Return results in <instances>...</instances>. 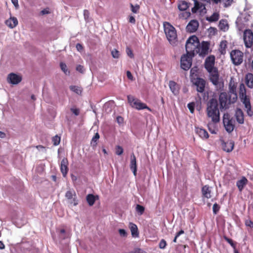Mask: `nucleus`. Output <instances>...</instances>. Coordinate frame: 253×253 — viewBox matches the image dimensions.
Here are the masks:
<instances>
[{
	"label": "nucleus",
	"instance_id": "1",
	"mask_svg": "<svg viewBox=\"0 0 253 253\" xmlns=\"http://www.w3.org/2000/svg\"><path fill=\"white\" fill-rule=\"evenodd\" d=\"M215 57L214 56L208 57L205 60V67L210 74V79L212 83L217 86H220L219 83V75L217 69L214 67Z\"/></svg>",
	"mask_w": 253,
	"mask_h": 253
},
{
	"label": "nucleus",
	"instance_id": "2",
	"mask_svg": "<svg viewBox=\"0 0 253 253\" xmlns=\"http://www.w3.org/2000/svg\"><path fill=\"white\" fill-rule=\"evenodd\" d=\"M239 95L241 101L244 105L246 109L247 114L250 117L253 116V111L251 109L250 98L246 94V88L244 84L243 83L241 84L239 86Z\"/></svg>",
	"mask_w": 253,
	"mask_h": 253
},
{
	"label": "nucleus",
	"instance_id": "3",
	"mask_svg": "<svg viewBox=\"0 0 253 253\" xmlns=\"http://www.w3.org/2000/svg\"><path fill=\"white\" fill-rule=\"evenodd\" d=\"M207 112L208 117L211 118L212 122L214 123L219 122L220 114L216 101L211 100L208 104Z\"/></svg>",
	"mask_w": 253,
	"mask_h": 253
},
{
	"label": "nucleus",
	"instance_id": "4",
	"mask_svg": "<svg viewBox=\"0 0 253 253\" xmlns=\"http://www.w3.org/2000/svg\"><path fill=\"white\" fill-rule=\"evenodd\" d=\"M163 25L168 40L171 45H175L177 40V34L175 28L168 22H164Z\"/></svg>",
	"mask_w": 253,
	"mask_h": 253
},
{
	"label": "nucleus",
	"instance_id": "5",
	"mask_svg": "<svg viewBox=\"0 0 253 253\" xmlns=\"http://www.w3.org/2000/svg\"><path fill=\"white\" fill-rule=\"evenodd\" d=\"M199 45V41L195 36H191L187 41L185 47L186 53L194 56L195 52Z\"/></svg>",
	"mask_w": 253,
	"mask_h": 253
},
{
	"label": "nucleus",
	"instance_id": "6",
	"mask_svg": "<svg viewBox=\"0 0 253 253\" xmlns=\"http://www.w3.org/2000/svg\"><path fill=\"white\" fill-rule=\"evenodd\" d=\"M127 99L128 103L132 108L137 110L147 109L150 112L152 111L151 109L145 103H143L140 100L135 98L134 96L131 95H128L127 96Z\"/></svg>",
	"mask_w": 253,
	"mask_h": 253
},
{
	"label": "nucleus",
	"instance_id": "7",
	"mask_svg": "<svg viewBox=\"0 0 253 253\" xmlns=\"http://www.w3.org/2000/svg\"><path fill=\"white\" fill-rule=\"evenodd\" d=\"M243 53L239 50H233L230 52V57L235 65H240L243 61Z\"/></svg>",
	"mask_w": 253,
	"mask_h": 253
},
{
	"label": "nucleus",
	"instance_id": "8",
	"mask_svg": "<svg viewBox=\"0 0 253 253\" xmlns=\"http://www.w3.org/2000/svg\"><path fill=\"white\" fill-rule=\"evenodd\" d=\"M243 41L245 46L247 48H250L253 46V32L250 29L244 31Z\"/></svg>",
	"mask_w": 253,
	"mask_h": 253
},
{
	"label": "nucleus",
	"instance_id": "9",
	"mask_svg": "<svg viewBox=\"0 0 253 253\" xmlns=\"http://www.w3.org/2000/svg\"><path fill=\"white\" fill-rule=\"evenodd\" d=\"M223 123L225 130L228 132H232L234 129L233 121L228 113H225L223 116Z\"/></svg>",
	"mask_w": 253,
	"mask_h": 253
},
{
	"label": "nucleus",
	"instance_id": "10",
	"mask_svg": "<svg viewBox=\"0 0 253 253\" xmlns=\"http://www.w3.org/2000/svg\"><path fill=\"white\" fill-rule=\"evenodd\" d=\"M193 56L186 54L182 55L181 57L180 65L181 67L184 70H188L192 65V58Z\"/></svg>",
	"mask_w": 253,
	"mask_h": 253
},
{
	"label": "nucleus",
	"instance_id": "11",
	"mask_svg": "<svg viewBox=\"0 0 253 253\" xmlns=\"http://www.w3.org/2000/svg\"><path fill=\"white\" fill-rule=\"evenodd\" d=\"M191 10L193 13H198L201 16H203L207 13L205 4L199 1L194 2V6Z\"/></svg>",
	"mask_w": 253,
	"mask_h": 253
},
{
	"label": "nucleus",
	"instance_id": "12",
	"mask_svg": "<svg viewBox=\"0 0 253 253\" xmlns=\"http://www.w3.org/2000/svg\"><path fill=\"white\" fill-rule=\"evenodd\" d=\"M209 49V44L208 42H203L198 46L195 54H199L200 56H205L207 54Z\"/></svg>",
	"mask_w": 253,
	"mask_h": 253
},
{
	"label": "nucleus",
	"instance_id": "13",
	"mask_svg": "<svg viewBox=\"0 0 253 253\" xmlns=\"http://www.w3.org/2000/svg\"><path fill=\"white\" fill-rule=\"evenodd\" d=\"M193 84L196 86L197 90L199 92H203L205 90L206 82L201 78H197L192 80Z\"/></svg>",
	"mask_w": 253,
	"mask_h": 253
},
{
	"label": "nucleus",
	"instance_id": "14",
	"mask_svg": "<svg viewBox=\"0 0 253 253\" xmlns=\"http://www.w3.org/2000/svg\"><path fill=\"white\" fill-rule=\"evenodd\" d=\"M66 198L69 200V203L76 206L78 204V200L77 199L76 192L74 191H68L65 194Z\"/></svg>",
	"mask_w": 253,
	"mask_h": 253
},
{
	"label": "nucleus",
	"instance_id": "15",
	"mask_svg": "<svg viewBox=\"0 0 253 253\" xmlns=\"http://www.w3.org/2000/svg\"><path fill=\"white\" fill-rule=\"evenodd\" d=\"M22 76L15 73H10L8 75L7 82L12 84H17L22 81Z\"/></svg>",
	"mask_w": 253,
	"mask_h": 253
},
{
	"label": "nucleus",
	"instance_id": "16",
	"mask_svg": "<svg viewBox=\"0 0 253 253\" xmlns=\"http://www.w3.org/2000/svg\"><path fill=\"white\" fill-rule=\"evenodd\" d=\"M10 15V17L5 21L4 23L10 29H13L18 25V21L16 17Z\"/></svg>",
	"mask_w": 253,
	"mask_h": 253
},
{
	"label": "nucleus",
	"instance_id": "17",
	"mask_svg": "<svg viewBox=\"0 0 253 253\" xmlns=\"http://www.w3.org/2000/svg\"><path fill=\"white\" fill-rule=\"evenodd\" d=\"M68 161L67 158H64L62 159L61 165L60 170L63 174V176L65 177L66 176L68 171Z\"/></svg>",
	"mask_w": 253,
	"mask_h": 253
},
{
	"label": "nucleus",
	"instance_id": "18",
	"mask_svg": "<svg viewBox=\"0 0 253 253\" xmlns=\"http://www.w3.org/2000/svg\"><path fill=\"white\" fill-rule=\"evenodd\" d=\"M198 26V22L197 20H193L187 25L186 29L187 31L190 33H193L197 30Z\"/></svg>",
	"mask_w": 253,
	"mask_h": 253
},
{
	"label": "nucleus",
	"instance_id": "19",
	"mask_svg": "<svg viewBox=\"0 0 253 253\" xmlns=\"http://www.w3.org/2000/svg\"><path fill=\"white\" fill-rule=\"evenodd\" d=\"M234 146V143L232 140H229L227 142L223 141L222 143V147L223 150L227 152H231Z\"/></svg>",
	"mask_w": 253,
	"mask_h": 253
},
{
	"label": "nucleus",
	"instance_id": "20",
	"mask_svg": "<svg viewBox=\"0 0 253 253\" xmlns=\"http://www.w3.org/2000/svg\"><path fill=\"white\" fill-rule=\"evenodd\" d=\"M130 169L132 171L134 175L136 176L137 171L136 160L133 153L130 155Z\"/></svg>",
	"mask_w": 253,
	"mask_h": 253
},
{
	"label": "nucleus",
	"instance_id": "21",
	"mask_svg": "<svg viewBox=\"0 0 253 253\" xmlns=\"http://www.w3.org/2000/svg\"><path fill=\"white\" fill-rule=\"evenodd\" d=\"M235 117L237 122L240 124L244 123V115L241 109H237L235 112Z\"/></svg>",
	"mask_w": 253,
	"mask_h": 253
},
{
	"label": "nucleus",
	"instance_id": "22",
	"mask_svg": "<svg viewBox=\"0 0 253 253\" xmlns=\"http://www.w3.org/2000/svg\"><path fill=\"white\" fill-rule=\"evenodd\" d=\"M169 86L171 91L174 95H176L178 94L179 86L175 82L172 81H169Z\"/></svg>",
	"mask_w": 253,
	"mask_h": 253
},
{
	"label": "nucleus",
	"instance_id": "23",
	"mask_svg": "<svg viewBox=\"0 0 253 253\" xmlns=\"http://www.w3.org/2000/svg\"><path fill=\"white\" fill-rule=\"evenodd\" d=\"M195 131L196 133L202 139H207L209 135L208 132L204 129L200 127H196Z\"/></svg>",
	"mask_w": 253,
	"mask_h": 253
},
{
	"label": "nucleus",
	"instance_id": "24",
	"mask_svg": "<svg viewBox=\"0 0 253 253\" xmlns=\"http://www.w3.org/2000/svg\"><path fill=\"white\" fill-rule=\"evenodd\" d=\"M211 189L209 186L205 185L202 188L203 196L207 199L211 198Z\"/></svg>",
	"mask_w": 253,
	"mask_h": 253
},
{
	"label": "nucleus",
	"instance_id": "25",
	"mask_svg": "<svg viewBox=\"0 0 253 253\" xmlns=\"http://www.w3.org/2000/svg\"><path fill=\"white\" fill-rule=\"evenodd\" d=\"M129 228L130 230L132 236L134 238L138 237L139 233L137 226L133 223H129Z\"/></svg>",
	"mask_w": 253,
	"mask_h": 253
},
{
	"label": "nucleus",
	"instance_id": "26",
	"mask_svg": "<svg viewBox=\"0 0 253 253\" xmlns=\"http://www.w3.org/2000/svg\"><path fill=\"white\" fill-rule=\"evenodd\" d=\"M247 182L248 180L245 177H242L240 180L237 181L236 185L240 192L242 191Z\"/></svg>",
	"mask_w": 253,
	"mask_h": 253
},
{
	"label": "nucleus",
	"instance_id": "27",
	"mask_svg": "<svg viewBox=\"0 0 253 253\" xmlns=\"http://www.w3.org/2000/svg\"><path fill=\"white\" fill-rule=\"evenodd\" d=\"M219 29L222 31L226 32L229 29V25L226 20L222 19L220 20L218 24Z\"/></svg>",
	"mask_w": 253,
	"mask_h": 253
},
{
	"label": "nucleus",
	"instance_id": "28",
	"mask_svg": "<svg viewBox=\"0 0 253 253\" xmlns=\"http://www.w3.org/2000/svg\"><path fill=\"white\" fill-rule=\"evenodd\" d=\"M98 199V196H95L93 194H88L86 196V199L88 204L90 206H92L94 205L96 199Z\"/></svg>",
	"mask_w": 253,
	"mask_h": 253
},
{
	"label": "nucleus",
	"instance_id": "29",
	"mask_svg": "<svg viewBox=\"0 0 253 253\" xmlns=\"http://www.w3.org/2000/svg\"><path fill=\"white\" fill-rule=\"evenodd\" d=\"M178 7L181 11H185L189 7V4L184 0H181L179 2Z\"/></svg>",
	"mask_w": 253,
	"mask_h": 253
},
{
	"label": "nucleus",
	"instance_id": "30",
	"mask_svg": "<svg viewBox=\"0 0 253 253\" xmlns=\"http://www.w3.org/2000/svg\"><path fill=\"white\" fill-rule=\"evenodd\" d=\"M219 18V14L217 12H214L211 16L207 17V20L209 22L217 21Z\"/></svg>",
	"mask_w": 253,
	"mask_h": 253
},
{
	"label": "nucleus",
	"instance_id": "31",
	"mask_svg": "<svg viewBox=\"0 0 253 253\" xmlns=\"http://www.w3.org/2000/svg\"><path fill=\"white\" fill-rule=\"evenodd\" d=\"M219 101L221 105H225L227 101V94L225 92H222L219 95Z\"/></svg>",
	"mask_w": 253,
	"mask_h": 253
},
{
	"label": "nucleus",
	"instance_id": "32",
	"mask_svg": "<svg viewBox=\"0 0 253 253\" xmlns=\"http://www.w3.org/2000/svg\"><path fill=\"white\" fill-rule=\"evenodd\" d=\"M70 89L77 94L80 95L82 92V89L81 87L76 85H71Z\"/></svg>",
	"mask_w": 253,
	"mask_h": 253
},
{
	"label": "nucleus",
	"instance_id": "33",
	"mask_svg": "<svg viewBox=\"0 0 253 253\" xmlns=\"http://www.w3.org/2000/svg\"><path fill=\"white\" fill-rule=\"evenodd\" d=\"M227 41H222L220 43V51L222 54H224L225 52L226 48L227 47Z\"/></svg>",
	"mask_w": 253,
	"mask_h": 253
},
{
	"label": "nucleus",
	"instance_id": "34",
	"mask_svg": "<svg viewBox=\"0 0 253 253\" xmlns=\"http://www.w3.org/2000/svg\"><path fill=\"white\" fill-rule=\"evenodd\" d=\"M236 87L235 86H234V85H233V86L231 87V89L233 91V93H232L233 98L230 99V102L231 103L235 102L237 99V93L236 92Z\"/></svg>",
	"mask_w": 253,
	"mask_h": 253
},
{
	"label": "nucleus",
	"instance_id": "35",
	"mask_svg": "<svg viewBox=\"0 0 253 253\" xmlns=\"http://www.w3.org/2000/svg\"><path fill=\"white\" fill-rule=\"evenodd\" d=\"M70 233H66L65 230L64 229H62L60 230L59 236L61 238L64 239L66 238L70 237Z\"/></svg>",
	"mask_w": 253,
	"mask_h": 253
},
{
	"label": "nucleus",
	"instance_id": "36",
	"mask_svg": "<svg viewBox=\"0 0 253 253\" xmlns=\"http://www.w3.org/2000/svg\"><path fill=\"white\" fill-rule=\"evenodd\" d=\"M191 13L189 11H184L179 14V17L180 19H186L190 16Z\"/></svg>",
	"mask_w": 253,
	"mask_h": 253
},
{
	"label": "nucleus",
	"instance_id": "37",
	"mask_svg": "<svg viewBox=\"0 0 253 253\" xmlns=\"http://www.w3.org/2000/svg\"><path fill=\"white\" fill-rule=\"evenodd\" d=\"M60 66L62 71L66 74L69 75L70 71L68 70L66 65L64 63H61Z\"/></svg>",
	"mask_w": 253,
	"mask_h": 253
},
{
	"label": "nucleus",
	"instance_id": "38",
	"mask_svg": "<svg viewBox=\"0 0 253 253\" xmlns=\"http://www.w3.org/2000/svg\"><path fill=\"white\" fill-rule=\"evenodd\" d=\"M52 140L54 145L57 146L59 145L60 143V137L58 136V135H55L54 137H53Z\"/></svg>",
	"mask_w": 253,
	"mask_h": 253
},
{
	"label": "nucleus",
	"instance_id": "39",
	"mask_svg": "<svg viewBox=\"0 0 253 253\" xmlns=\"http://www.w3.org/2000/svg\"><path fill=\"white\" fill-rule=\"evenodd\" d=\"M130 7H131V10L132 12L134 13H137L140 8V6L138 4H135V5H133L132 4H130Z\"/></svg>",
	"mask_w": 253,
	"mask_h": 253
},
{
	"label": "nucleus",
	"instance_id": "40",
	"mask_svg": "<svg viewBox=\"0 0 253 253\" xmlns=\"http://www.w3.org/2000/svg\"><path fill=\"white\" fill-rule=\"evenodd\" d=\"M233 1V0H219V2L223 3L224 6L226 7L230 6L232 4Z\"/></svg>",
	"mask_w": 253,
	"mask_h": 253
},
{
	"label": "nucleus",
	"instance_id": "41",
	"mask_svg": "<svg viewBox=\"0 0 253 253\" xmlns=\"http://www.w3.org/2000/svg\"><path fill=\"white\" fill-rule=\"evenodd\" d=\"M136 211L140 215H141L144 211V208L141 205H137L136 207Z\"/></svg>",
	"mask_w": 253,
	"mask_h": 253
},
{
	"label": "nucleus",
	"instance_id": "42",
	"mask_svg": "<svg viewBox=\"0 0 253 253\" xmlns=\"http://www.w3.org/2000/svg\"><path fill=\"white\" fill-rule=\"evenodd\" d=\"M118 232L120 236L122 237L126 238L127 236L126 231L124 229H119Z\"/></svg>",
	"mask_w": 253,
	"mask_h": 253
},
{
	"label": "nucleus",
	"instance_id": "43",
	"mask_svg": "<svg viewBox=\"0 0 253 253\" xmlns=\"http://www.w3.org/2000/svg\"><path fill=\"white\" fill-rule=\"evenodd\" d=\"M111 54L114 58H118L120 56L119 51L116 49H114L111 51Z\"/></svg>",
	"mask_w": 253,
	"mask_h": 253
},
{
	"label": "nucleus",
	"instance_id": "44",
	"mask_svg": "<svg viewBox=\"0 0 253 253\" xmlns=\"http://www.w3.org/2000/svg\"><path fill=\"white\" fill-rule=\"evenodd\" d=\"M208 128L209 131L212 134H215L216 133V131L214 128V126L213 124L211 123H210L208 124Z\"/></svg>",
	"mask_w": 253,
	"mask_h": 253
},
{
	"label": "nucleus",
	"instance_id": "45",
	"mask_svg": "<svg viewBox=\"0 0 253 253\" xmlns=\"http://www.w3.org/2000/svg\"><path fill=\"white\" fill-rule=\"evenodd\" d=\"M116 149V154L117 155H121L123 153L124 150L121 146H119V145L117 146Z\"/></svg>",
	"mask_w": 253,
	"mask_h": 253
},
{
	"label": "nucleus",
	"instance_id": "46",
	"mask_svg": "<svg viewBox=\"0 0 253 253\" xmlns=\"http://www.w3.org/2000/svg\"><path fill=\"white\" fill-rule=\"evenodd\" d=\"M212 210L213 213L216 214L219 210V206L216 203L214 204L213 205Z\"/></svg>",
	"mask_w": 253,
	"mask_h": 253
},
{
	"label": "nucleus",
	"instance_id": "47",
	"mask_svg": "<svg viewBox=\"0 0 253 253\" xmlns=\"http://www.w3.org/2000/svg\"><path fill=\"white\" fill-rule=\"evenodd\" d=\"M224 239L234 249H235L236 248V245L235 244L233 243L232 240H231V239H229L226 237H224Z\"/></svg>",
	"mask_w": 253,
	"mask_h": 253
},
{
	"label": "nucleus",
	"instance_id": "48",
	"mask_svg": "<svg viewBox=\"0 0 253 253\" xmlns=\"http://www.w3.org/2000/svg\"><path fill=\"white\" fill-rule=\"evenodd\" d=\"M166 245H167L166 241L164 239L161 240L159 243V248L160 249H164L166 248Z\"/></svg>",
	"mask_w": 253,
	"mask_h": 253
},
{
	"label": "nucleus",
	"instance_id": "49",
	"mask_svg": "<svg viewBox=\"0 0 253 253\" xmlns=\"http://www.w3.org/2000/svg\"><path fill=\"white\" fill-rule=\"evenodd\" d=\"M127 55L131 58H133L134 57L132 51L129 48H127L126 49Z\"/></svg>",
	"mask_w": 253,
	"mask_h": 253
},
{
	"label": "nucleus",
	"instance_id": "50",
	"mask_svg": "<svg viewBox=\"0 0 253 253\" xmlns=\"http://www.w3.org/2000/svg\"><path fill=\"white\" fill-rule=\"evenodd\" d=\"M194 103H190L188 104V107L191 113H193L194 111Z\"/></svg>",
	"mask_w": 253,
	"mask_h": 253
},
{
	"label": "nucleus",
	"instance_id": "51",
	"mask_svg": "<svg viewBox=\"0 0 253 253\" xmlns=\"http://www.w3.org/2000/svg\"><path fill=\"white\" fill-rule=\"evenodd\" d=\"M245 224L247 226L253 228V222L251 220H247L245 221Z\"/></svg>",
	"mask_w": 253,
	"mask_h": 253
},
{
	"label": "nucleus",
	"instance_id": "52",
	"mask_svg": "<svg viewBox=\"0 0 253 253\" xmlns=\"http://www.w3.org/2000/svg\"><path fill=\"white\" fill-rule=\"evenodd\" d=\"M77 71H79V72L83 73L84 71V67L82 65H78L76 67Z\"/></svg>",
	"mask_w": 253,
	"mask_h": 253
},
{
	"label": "nucleus",
	"instance_id": "53",
	"mask_svg": "<svg viewBox=\"0 0 253 253\" xmlns=\"http://www.w3.org/2000/svg\"><path fill=\"white\" fill-rule=\"evenodd\" d=\"M71 111L74 113L76 116H78L79 115L80 110L77 108H71Z\"/></svg>",
	"mask_w": 253,
	"mask_h": 253
},
{
	"label": "nucleus",
	"instance_id": "54",
	"mask_svg": "<svg viewBox=\"0 0 253 253\" xmlns=\"http://www.w3.org/2000/svg\"><path fill=\"white\" fill-rule=\"evenodd\" d=\"M117 121L119 124H122L124 122V119L121 116H118L117 118Z\"/></svg>",
	"mask_w": 253,
	"mask_h": 253
},
{
	"label": "nucleus",
	"instance_id": "55",
	"mask_svg": "<svg viewBox=\"0 0 253 253\" xmlns=\"http://www.w3.org/2000/svg\"><path fill=\"white\" fill-rule=\"evenodd\" d=\"M11 2L16 8H18L19 4L18 0H11Z\"/></svg>",
	"mask_w": 253,
	"mask_h": 253
},
{
	"label": "nucleus",
	"instance_id": "56",
	"mask_svg": "<svg viewBox=\"0 0 253 253\" xmlns=\"http://www.w3.org/2000/svg\"><path fill=\"white\" fill-rule=\"evenodd\" d=\"M99 138V135L96 133L92 139V141L96 142Z\"/></svg>",
	"mask_w": 253,
	"mask_h": 253
},
{
	"label": "nucleus",
	"instance_id": "57",
	"mask_svg": "<svg viewBox=\"0 0 253 253\" xmlns=\"http://www.w3.org/2000/svg\"><path fill=\"white\" fill-rule=\"evenodd\" d=\"M129 22L133 24H134L135 23V19L133 16H130L129 17Z\"/></svg>",
	"mask_w": 253,
	"mask_h": 253
},
{
	"label": "nucleus",
	"instance_id": "58",
	"mask_svg": "<svg viewBox=\"0 0 253 253\" xmlns=\"http://www.w3.org/2000/svg\"><path fill=\"white\" fill-rule=\"evenodd\" d=\"M76 48L79 51H81L83 49V46L80 43H77L76 44Z\"/></svg>",
	"mask_w": 253,
	"mask_h": 253
},
{
	"label": "nucleus",
	"instance_id": "59",
	"mask_svg": "<svg viewBox=\"0 0 253 253\" xmlns=\"http://www.w3.org/2000/svg\"><path fill=\"white\" fill-rule=\"evenodd\" d=\"M208 2H212L215 4H218L219 3V0H204Z\"/></svg>",
	"mask_w": 253,
	"mask_h": 253
},
{
	"label": "nucleus",
	"instance_id": "60",
	"mask_svg": "<svg viewBox=\"0 0 253 253\" xmlns=\"http://www.w3.org/2000/svg\"><path fill=\"white\" fill-rule=\"evenodd\" d=\"M126 76L127 77V78L129 79H130V80H132L133 79V77L131 75V73H130V72L129 71H127L126 72Z\"/></svg>",
	"mask_w": 253,
	"mask_h": 253
},
{
	"label": "nucleus",
	"instance_id": "61",
	"mask_svg": "<svg viewBox=\"0 0 253 253\" xmlns=\"http://www.w3.org/2000/svg\"><path fill=\"white\" fill-rule=\"evenodd\" d=\"M49 13V11L48 9H44L43 10H42V11H41V13L42 14V15H44V14H48Z\"/></svg>",
	"mask_w": 253,
	"mask_h": 253
},
{
	"label": "nucleus",
	"instance_id": "62",
	"mask_svg": "<svg viewBox=\"0 0 253 253\" xmlns=\"http://www.w3.org/2000/svg\"><path fill=\"white\" fill-rule=\"evenodd\" d=\"M36 148L39 150H44L45 148L42 145H38L36 146Z\"/></svg>",
	"mask_w": 253,
	"mask_h": 253
},
{
	"label": "nucleus",
	"instance_id": "63",
	"mask_svg": "<svg viewBox=\"0 0 253 253\" xmlns=\"http://www.w3.org/2000/svg\"><path fill=\"white\" fill-rule=\"evenodd\" d=\"M184 233V231L182 230H181L180 231H179L176 235L177 237H179L180 235Z\"/></svg>",
	"mask_w": 253,
	"mask_h": 253
},
{
	"label": "nucleus",
	"instance_id": "64",
	"mask_svg": "<svg viewBox=\"0 0 253 253\" xmlns=\"http://www.w3.org/2000/svg\"><path fill=\"white\" fill-rule=\"evenodd\" d=\"M5 136V134L0 131V138H4Z\"/></svg>",
	"mask_w": 253,
	"mask_h": 253
}]
</instances>
